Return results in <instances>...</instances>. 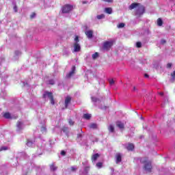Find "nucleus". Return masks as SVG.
Wrapping results in <instances>:
<instances>
[{
    "instance_id": "423d86ee",
    "label": "nucleus",
    "mask_w": 175,
    "mask_h": 175,
    "mask_svg": "<svg viewBox=\"0 0 175 175\" xmlns=\"http://www.w3.org/2000/svg\"><path fill=\"white\" fill-rule=\"evenodd\" d=\"M75 73H76V66H72L71 68V71H70L69 73H68L66 75V79H70V77H72V76H73Z\"/></svg>"
},
{
    "instance_id": "f704fd0d",
    "label": "nucleus",
    "mask_w": 175,
    "mask_h": 175,
    "mask_svg": "<svg viewBox=\"0 0 175 175\" xmlns=\"http://www.w3.org/2000/svg\"><path fill=\"white\" fill-rule=\"evenodd\" d=\"M26 144L27 146H32V142L29 141V139H27Z\"/></svg>"
},
{
    "instance_id": "20e7f679",
    "label": "nucleus",
    "mask_w": 175,
    "mask_h": 175,
    "mask_svg": "<svg viewBox=\"0 0 175 175\" xmlns=\"http://www.w3.org/2000/svg\"><path fill=\"white\" fill-rule=\"evenodd\" d=\"M113 44H114V41H105L103 44V49L105 50V51H109L110 49L113 47Z\"/></svg>"
},
{
    "instance_id": "8fccbe9b",
    "label": "nucleus",
    "mask_w": 175,
    "mask_h": 175,
    "mask_svg": "<svg viewBox=\"0 0 175 175\" xmlns=\"http://www.w3.org/2000/svg\"><path fill=\"white\" fill-rule=\"evenodd\" d=\"M133 90H134V91H135V90H136V87H134V88H133Z\"/></svg>"
},
{
    "instance_id": "aec40b11",
    "label": "nucleus",
    "mask_w": 175,
    "mask_h": 175,
    "mask_svg": "<svg viewBox=\"0 0 175 175\" xmlns=\"http://www.w3.org/2000/svg\"><path fill=\"white\" fill-rule=\"evenodd\" d=\"M89 126L91 129H96L98 128V126L95 123L91 124Z\"/></svg>"
},
{
    "instance_id": "4be33fe9",
    "label": "nucleus",
    "mask_w": 175,
    "mask_h": 175,
    "mask_svg": "<svg viewBox=\"0 0 175 175\" xmlns=\"http://www.w3.org/2000/svg\"><path fill=\"white\" fill-rule=\"evenodd\" d=\"M109 132H114V126L113 124H110L109 128H108Z\"/></svg>"
},
{
    "instance_id": "58836bf2",
    "label": "nucleus",
    "mask_w": 175,
    "mask_h": 175,
    "mask_svg": "<svg viewBox=\"0 0 175 175\" xmlns=\"http://www.w3.org/2000/svg\"><path fill=\"white\" fill-rule=\"evenodd\" d=\"M172 63H168L167 64V69H170L171 68H172Z\"/></svg>"
},
{
    "instance_id": "ea45409f",
    "label": "nucleus",
    "mask_w": 175,
    "mask_h": 175,
    "mask_svg": "<svg viewBox=\"0 0 175 175\" xmlns=\"http://www.w3.org/2000/svg\"><path fill=\"white\" fill-rule=\"evenodd\" d=\"M49 84L51 85H54V80H53V79L49 80Z\"/></svg>"
},
{
    "instance_id": "37998d69",
    "label": "nucleus",
    "mask_w": 175,
    "mask_h": 175,
    "mask_svg": "<svg viewBox=\"0 0 175 175\" xmlns=\"http://www.w3.org/2000/svg\"><path fill=\"white\" fill-rule=\"evenodd\" d=\"M82 135H81V133H79V134H77V138L78 139H80V137H82Z\"/></svg>"
},
{
    "instance_id": "72a5a7b5",
    "label": "nucleus",
    "mask_w": 175,
    "mask_h": 175,
    "mask_svg": "<svg viewBox=\"0 0 175 175\" xmlns=\"http://www.w3.org/2000/svg\"><path fill=\"white\" fill-rule=\"evenodd\" d=\"M69 125H75V122L72 120V119H70L68 120Z\"/></svg>"
},
{
    "instance_id": "cd10ccee",
    "label": "nucleus",
    "mask_w": 175,
    "mask_h": 175,
    "mask_svg": "<svg viewBox=\"0 0 175 175\" xmlns=\"http://www.w3.org/2000/svg\"><path fill=\"white\" fill-rule=\"evenodd\" d=\"M125 27V23H121L118 25V28H124Z\"/></svg>"
},
{
    "instance_id": "9d476101",
    "label": "nucleus",
    "mask_w": 175,
    "mask_h": 175,
    "mask_svg": "<svg viewBox=\"0 0 175 175\" xmlns=\"http://www.w3.org/2000/svg\"><path fill=\"white\" fill-rule=\"evenodd\" d=\"M85 33L89 39H92V38L94 36V31L92 30H88L85 31Z\"/></svg>"
},
{
    "instance_id": "49530a36",
    "label": "nucleus",
    "mask_w": 175,
    "mask_h": 175,
    "mask_svg": "<svg viewBox=\"0 0 175 175\" xmlns=\"http://www.w3.org/2000/svg\"><path fill=\"white\" fill-rule=\"evenodd\" d=\"M161 43L162 44H165V43H166V40H161Z\"/></svg>"
},
{
    "instance_id": "2f4dec72",
    "label": "nucleus",
    "mask_w": 175,
    "mask_h": 175,
    "mask_svg": "<svg viewBox=\"0 0 175 175\" xmlns=\"http://www.w3.org/2000/svg\"><path fill=\"white\" fill-rule=\"evenodd\" d=\"M103 2H107L108 3H113V0H102Z\"/></svg>"
},
{
    "instance_id": "c9c22d12",
    "label": "nucleus",
    "mask_w": 175,
    "mask_h": 175,
    "mask_svg": "<svg viewBox=\"0 0 175 175\" xmlns=\"http://www.w3.org/2000/svg\"><path fill=\"white\" fill-rule=\"evenodd\" d=\"M75 43H79V36H75Z\"/></svg>"
},
{
    "instance_id": "39448f33",
    "label": "nucleus",
    "mask_w": 175,
    "mask_h": 175,
    "mask_svg": "<svg viewBox=\"0 0 175 175\" xmlns=\"http://www.w3.org/2000/svg\"><path fill=\"white\" fill-rule=\"evenodd\" d=\"M46 96H48V98H49L51 105H55V102L54 100V96H53V92H45L43 94V98H46Z\"/></svg>"
},
{
    "instance_id": "5701e85b",
    "label": "nucleus",
    "mask_w": 175,
    "mask_h": 175,
    "mask_svg": "<svg viewBox=\"0 0 175 175\" xmlns=\"http://www.w3.org/2000/svg\"><path fill=\"white\" fill-rule=\"evenodd\" d=\"M99 57V53L96 52L94 54L92 55L93 59H96Z\"/></svg>"
},
{
    "instance_id": "f8f14e48",
    "label": "nucleus",
    "mask_w": 175,
    "mask_h": 175,
    "mask_svg": "<svg viewBox=\"0 0 175 175\" xmlns=\"http://www.w3.org/2000/svg\"><path fill=\"white\" fill-rule=\"evenodd\" d=\"M116 163H120V162H122V156L120 154V153L116 154Z\"/></svg>"
},
{
    "instance_id": "ddd939ff",
    "label": "nucleus",
    "mask_w": 175,
    "mask_h": 175,
    "mask_svg": "<svg viewBox=\"0 0 175 175\" xmlns=\"http://www.w3.org/2000/svg\"><path fill=\"white\" fill-rule=\"evenodd\" d=\"M99 157H100V155L98 153H96L92 155V157H91L92 162H95L98 159V158H99Z\"/></svg>"
},
{
    "instance_id": "bb28decb",
    "label": "nucleus",
    "mask_w": 175,
    "mask_h": 175,
    "mask_svg": "<svg viewBox=\"0 0 175 175\" xmlns=\"http://www.w3.org/2000/svg\"><path fill=\"white\" fill-rule=\"evenodd\" d=\"M84 170L86 174H88V172H90V166L85 167Z\"/></svg>"
},
{
    "instance_id": "a878e982",
    "label": "nucleus",
    "mask_w": 175,
    "mask_h": 175,
    "mask_svg": "<svg viewBox=\"0 0 175 175\" xmlns=\"http://www.w3.org/2000/svg\"><path fill=\"white\" fill-rule=\"evenodd\" d=\"M91 99H92V102H94V103H96V102H98V100H99L98 99V98L94 97V96L91 97Z\"/></svg>"
},
{
    "instance_id": "dca6fc26",
    "label": "nucleus",
    "mask_w": 175,
    "mask_h": 175,
    "mask_svg": "<svg viewBox=\"0 0 175 175\" xmlns=\"http://www.w3.org/2000/svg\"><path fill=\"white\" fill-rule=\"evenodd\" d=\"M157 25L159 27H162V25H163V21H162V18H159L157 19Z\"/></svg>"
},
{
    "instance_id": "4468645a",
    "label": "nucleus",
    "mask_w": 175,
    "mask_h": 175,
    "mask_svg": "<svg viewBox=\"0 0 175 175\" xmlns=\"http://www.w3.org/2000/svg\"><path fill=\"white\" fill-rule=\"evenodd\" d=\"M16 126H17V131H20L21 130H23V122L18 121L16 124Z\"/></svg>"
},
{
    "instance_id": "f257e3e1",
    "label": "nucleus",
    "mask_w": 175,
    "mask_h": 175,
    "mask_svg": "<svg viewBox=\"0 0 175 175\" xmlns=\"http://www.w3.org/2000/svg\"><path fill=\"white\" fill-rule=\"evenodd\" d=\"M135 8H137L135 11V16L137 17V18H139L146 12V8H144L143 5H141L139 3H133L129 5V10H133V9H135Z\"/></svg>"
},
{
    "instance_id": "f03ea898",
    "label": "nucleus",
    "mask_w": 175,
    "mask_h": 175,
    "mask_svg": "<svg viewBox=\"0 0 175 175\" xmlns=\"http://www.w3.org/2000/svg\"><path fill=\"white\" fill-rule=\"evenodd\" d=\"M140 163L144 164V169L148 173L152 172V162L148 160V157L140 159Z\"/></svg>"
},
{
    "instance_id": "2eb2a0df",
    "label": "nucleus",
    "mask_w": 175,
    "mask_h": 175,
    "mask_svg": "<svg viewBox=\"0 0 175 175\" xmlns=\"http://www.w3.org/2000/svg\"><path fill=\"white\" fill-rule=\"evenodd\" d=\"M3 116L4 117V118H6L7 120H9L10 118H12V116L10 115V113L9 112H5Z\"/></svg>"
},
{
    "instance_id": "09e8293b",
    "label": "nucleus",
    "mask_w": 175,
    "mask_h": 175,
    "mask_svg": "<svg viewBox=\"0 0 175 175\" xmlns=\"http://www.w3.org/2000/svg\"><path fill=\"white\" fill-rule=\"evenodd\" d=\"M144 77L149 78L150 76H149L148 74H145V75H144Z\"/></svg>"
},
{
    "instance_id": "6ab92c4d",
    "label": "nucleus",
    "mask_w": 175,
    "mask_h": 175,
    "mask_svg": "<svg viewBox=\"0 0 175 175\" xmlns=\"http://www.w3.org/2000/svg\"><path fill=\"white\" fill-rule=\"evenodd\" d=\"M96 167H98V169H102V167H103V163L98 162L97 163H96Z\"/></svg>"
},
{
    "instance_id": "c03bdc74",
    "label": "nucleus",
    "mask_w": 175,
    "mask_h": 175,
    "mask_svg": "<svg viewBox=\"0 0 175 175\" xmlns=\"http://www.w3.org/2000/svg\"><path fill=\"white\" fill-rule=\"evenodd\" d=\"M82 3H83V5H85V4L88 3V1H82Z\"/></svg>"
},
{
    "instance_id": "473e14b6",
    "label": "nucleus",
    "mask_w": 175,
    "mask_h": 175,
    "mask_svg": "<svg viewBox=\"0 0 175 175\" xmlns=\"http://www.w3.org/2000/svg\"><path fill=\"white\" fill-rule=\"evenodd\" d=\"M36 16V14L35 12H33L30 16V18L32 20V18H35Z\"/></svg>"
},
{
    "instance_id": "c756f323",
    "label": "nucleus",
    "mask_w": 175,
    "mask_h": 175,
    "mask_svg": "<svg viewBox=\"0 0 175 175\" xmlns=\"http://www.w3.org/2000/svg\"><path fill=\"white\" fill-rule=\"evenodd\" d=\"M8 147L7 146H2L1 148H0V151H6V150H8Z\"/></svg>"
},
{
    "instance_id": "7ed1b4c3",
    "label": "nucleus",
    "mask_w": 175,
    "mask_h": 175,
    "mask_svg": "<svg viewBox=\"0 0 175 175\" xmlns=\"http://www.w3.org/2000/svg\"><path fill=\"white\" fill-rule=\"evenodd\" d=\"M73 10V5L70 4H66L62 8V12L63 14L70 13Z\"/></svg>"
},
{
    "instance_id": "de8ad7c7",
    "label": "nucleus",
    "mask_w": 175,
    "mask_h": 175,
    "mask_svg": "<svg viewBox=\"0 0 175 175\" xmlns=\"http://www.w3.org/2000/svg\"><path fill=\"white\" fill-rule=\"evenodd\" d=\"M159 95H161V96H163L164 94L163 92H161L159 93Z\"/></svg>"
},
{
    "instance_id": "f3484780",
    "label": "nucleus",
    "mask_w": 175,
    "mask_h": 175,
    "mask_svg": "<svg viewBox=\"0 0 175 175\" xmlns=\"http://www.w3.org/2000/svg\"><path fill=\"white\" fill-rule=\"evenodd\" d=\"M105 12L108 14H111L113 13V9L111 8H105Z\"/></svg>"
},
{
    "instance_id": "a18cd8bd",
    "label": "nucleus",
    "mask_w": 175,
    "mask_h": 175,
    "mask_svg": "<svg viewBox=\"0 0 175 175\" xmlns=\"http://www.w3.org/2000/svg\"><path fill=\"white\" fill-rule=\"evenodd\" d=\"M14 10L15 12H17V7H16V5H15L14 7Z\"/></svg>"
},
{
    "instance_id": "4c0bfd02",
    "label": "nucleus",
    "mask_w": 175,
    "mask_h": 175,
    "mask_svg": "<svg viewBox=\"0 0 175 175\" xmlns=\"http://www.w3.org/2000/svg\"><path fill=\"white\" fill-rule=\"evenodd\" d=\"M61 155H62L63 157H65V155H66V152H65V150H62Z\"/></svg>"
},
{
    "instance_id": "a211bd4d",
    "label": "nucleus",
    "mask_w": 175,
    "mask_h": 175,
    "mask_svg": "<svg viewBox=\"0 0 175 175\" xmlns=\"http://www.w3.org/2000/svg\"><path fill=\"white\" fill-rule=\"evenodd\" d=\"M83 118L85 120H90L91 119V114H90V113L83 114Z\"/></svg>"
},
{
    "instance_id": "1a4fd4ad",
    "label": "nucleus",
    "mask_w": 175,
    "mask_h": 175,
    "mask_svg": "<svg viewBox=\"0 0 175 175\" xmlns=\"http://www.w3.org/2000/svg\"><path fill=\"white\" fill-rule=\"evenodd\" d=\"M81 50V46L79 42L74 43V51L75 53H79Z\"/></svg>"
},
{
    "instance_id": "9b49d317",
    "label": "nucleus",
    "mask_w": 175,
    "mask_h": 175,
    "mask_svg": "<svg viewBox=\"0 0 175 175\" xmlns=\"http://www.w3.org/2000/svg\"><path fill=\"white\" fill-rule=\"evenodd\" d=\"M126 148L129 151H133L135 150V145L132 143H129Z\"/></svg>"
},
{
    "instance_id": "b1692460",
    "label": "nucleus",
    "mask_w": 175,
    "mask_h": 175,
    "mask_svg": "<svg viewBox=\"0 0 175 175\" xmlns=\"http://www.w3.org/2000/svg\"><path fill=\"white\" fill-rule=\"evenodd\" d=\"M96 18L98 20H102V18H105V14L97 15Z\"/></svg>"
},
{
    "instance_id": "c85d7f7f",
    "label": "nucleus",
    "mask_w": 175,
    "mask_h": 175,
    "mask_svg": "<svg viewBox=\"0 0 175 175\" xmlns=\"http://www.w3.org/2000/svg\"><path fill=\"white\" fill-rule=\"evenodd\" d=\"M14 54L17 57L18 55H21V52L19 51H15Z\"/></svg>"
},
{
    "instance_id": "6e6552de",
    "label": "nucleus",
    "mask_w": 175,
    "mask_h": 175,
    "mask_svg": "<svg viewBox=\"0 0 175 175\" xmlns=\"http://www.w3.org/2000/svg\"><path fill=\"white\" fill-rule=\"evenodd\" d=\"M116 126H118L120 131H124V129H125V124L121 121L116 122Z\"/></svg>"
},
{
    "instance_id": "412c9836",
    "label": "nucleus",
    "mask_w": 175,
    "mask_h": 175,
    "mask_svg": "<svg viewBox=\"0 0 175 175\" xmlns=\"http://www.w3.org/2000/svg\"><path fill=\"white\" fill-rule=\"evenodd\" d=\"M50 169L52 172H55V170H57V167L54 166V164H51L50 165Z\"/></svg>"
},
{
    "instance_id": "7c9ffc66",
    "label": "nucleus",
    "mask_w": 175,
    "mask_h": 175,
    "mask_svg": "<svg viewBox=\"0 0 175 175\" xmlns=\"http://www.w3.org/2000/svg\"><path fill=\"white\" fill-rule=\"evenodd\" d=\"M136 47H137V49H140V47H142V43L140 42H137L136 43Z\"/></svg>"
},
{
    "instance_id": "79ce46f5",
    "label": "nucleus",
    "mask_w": 175,
    "mask_h": 175,
    "mask_svg": "<svg viewBox=\"0 0 175 175\" xmlns=\"http://www.w3.org/2000/svg\"><path fill=\"white\" fill-rule=\"evenodd\" d=\"M76 170H77V168L75 167H71V172H76Z\"/></svg>"
},
{
    "instance_id": "a19ab883",
    "label": "nucleus",
    "mask_w": 175,
    "mask_h": 175,
    "mask_svg": "<svg viewBox=\"0 0 175 175\" xmlns=\"http://www.w3.org/2000/svg\"><path fill=\"white\" fill-rule=\"evenodd\" d=\"M109 84H110V85H113V84H114V79H111L109 81Z\"/></svg>"
},
{
    "instance_id": "0eeeda50",
    "label": "nucleus",
    "mask_w": 175,
    "mask_h": 175,
    "mask_svg": "<svg viewBox=\"0 0 175 175\" xmlns=\"http://www.w3.org/2000/svg\"><path fill=\"white\" fill-rule=\"evenodd\" d=\"M72 101V97L68 96L67 97H66V99L64 100V105H65V108L68 109L70 102Z\"/></svg>"
},
{
    "instance_id": "e433bc0d",
    "label": "nucleus",
    "mask_w": 175,
    "mask_h": 175,
    "mask_svg": "<svg viewBox=\"0 0 175 175\" xmlns=\"http://www.w3.org/2000/svg\"><path fill=\"white\" fill-rule=\"evenodd\" d=\"M68 127L64 126L62 128V131H63V132H68Z\"/></svg>"
},
{
    "instance_id": "393cba45",
    "label": "nucleus",
    "mask_w": 175,
    "mask_h": 175,
    "mask_svg": "<svg viewBox=\"0 0 175 175\" xmlns=\"http://www.w3.org/2000/svg\"><path fill=\"white\" fill-rule=\"evenodd\" d=\"M41 132H42V133H44V132H47V129L46 128V126H42L41 127Z\"/></svg>"
}]
</instances>
